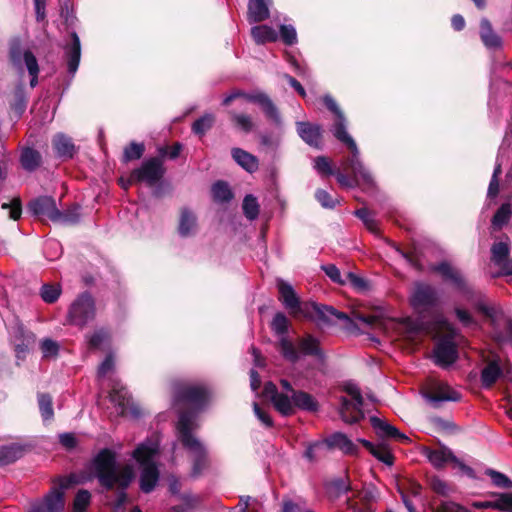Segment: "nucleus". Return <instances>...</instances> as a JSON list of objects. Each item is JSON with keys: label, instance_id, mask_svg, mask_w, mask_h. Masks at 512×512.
<instances>
[{"label": "nucleus", "instance_id": "1", "mask_svg": "<svg viewBox=\"0 0 512 512\" xmlns=\"http://www.w3.org/2000/svg\"><path fill=\"white\" fill-rule=\"evenodd\" d=\"M173 395L176 404L191 406L192 411H183L177 422L178 437L192 459V475L198 476L207 465L208 453L205 445L192 433L198 427L197 416L211 401V392L203 384L187 381L173 383Z\"/></svg>", "mask_w": 512, "mask_h": 512}, {"label": "nucleus", "instance_id": "2", "mask_svg": "<svg viewBox=\"0 0 512 512\" xmlns=\"http://www.w3.org/2000/svg\"><path fill=\"white\" fill-rule=\"evenodd\" d=\"M90 470L104 489L117 488L114 507L116 509L121 508L126 501L125 490L134 478L133 468L130 465L120 468L117 465L116 453L109 448H104L91 460Z\"/></svg>", "mask_w": 512, "mask_h": 512}, {"label": "nucleus", "instance_id": "3", "mask_svg": "<svg viewBox=\"0 0 512 512\" xmlns=\"http://www.w3.org/2000/svg\"><path fill=\"white\" fill-rule=\"evenodd\" d=\"M277 288L283 305L294 316L315 317L316 320L328 324L334 323V319L345 323L351 322L346 313L337 311L332 306L320 305L314 302L301 305L293 287L284 280L277 281Z\"/></svg>", "mask_w": 512, "mask_h": 512}, {"label": "nucleus", "instance_id": "4", "mask_svg": "<svg viewBox=\"0 0 512 512\" xmlns=\"http://www.w3.org/2000/svg\"><path fill=\"white\" fill-rule=\"evenodd\" d=\"M159 453L157 440L147 439L137 446L132 456L141 467L140 489L144 493H150L156 487L159 480V469L155 458Z\"/></svg>", "mask_w": 512, "mask_h": 512}, {"label": "nucleus", "instance_id": "5", "mask_svg": "<svg viewBox=\"0 0 512 512\" xmlns=\"http://www.w3.org/2000/svg\"><path fill=\"white\" fill-rule=\"evenodd\" d=\"M279 349L282 356L291 363H297L302 356L324 359L319 340L311 334L299 338L296 343H293L288 337L279 338Z\"/></svg>", "mask_w": 512, "mask_h": 512}, {"label": "nucleus", "instance_id": "6", "mask_svg": "<svg viewBox=\"0 0 512 512\" xmlns=\"http://www.w3.org/2000/svg\"><path fill=\"white\" fill-rule=\"evenodd\" d=\"M331 132L337 140L345 144L350 149L351 157L349 158V163L355 177L357 178L359 174L365 183H370L372 181V175L360 159V151L356 142L347 132V120L343 113L336 116Z\"/></svg>", "mask_w": 512, "mask_h": 512}, {"label": "nucleus", "instance_id": "7", "mask_svg": "<svg viewBox=\"0 0 512 512\" xmlns=\"http://www.w3.org/2000/svg\"><path fill=\"white\" fill-rule=\"evenodd\" d=\"M237 98H244L246 101L250 103L259 105L267 118L272 120L277 126H280L282 124V119L278 111V108L266 93H247L242 90L236 89L233 90L223 99L222 104L224 106H228L233 100Z\"/></svg>", "mask_w": 512, "mask_h": 512}, {"label": "nucleus", "instance_id": "8", "mask_svg": "<svg viewBox=\"0 0 512 512\" xmlns=\"http://www.w3.org/2000/svg\"><path fill=\"white\" fill-rule=\"evenodd\" d=\"M344 390L351 399L349 400L346 397L340 398V417L345 423H357L364 418V412L362 409L364 400L361 391L357 385L351 383L347 384L344 387Z\"/></svg>", "mask_w": 512, "mask_h": 512}, {"label": "nucleus", "instance_id": "9", "mask_svg": "<svg viewBox=\"0 0 512 512\" xmlns=\"http://www.w3.org/2000/svg\"><path fill=\"white\" fill-rule=\"evenodd\" d=\"M95 315V301L88 292H84L71 303L67 313V322L83 328L95 318Z\"/></svg>", "mask_w": 512, "mask_h": 512}, {"label": "nucleus", "instance_id": "10", "mask_svg": "<svg viewBox=\"0 0 512 512\" xmlns=\"http://www.w3.org/2000/svg\"><path fill=\"white\" fill-rule=\"evenodd\" d=\"M165 173L162 159L152 157L142 162L139 168L134 169L129 177V183L144 182L149 186L159 182Z\"/></svg>", "mask_w": 512, "mask_h": 512}, {"label": "nucleus", "instance_id": "11", "mask_svg": "<svg viewBox=\"0 0 512 512\" xmlns=\"http://www.w3.org/2000/svg\"><path fill=\"white\" fill-rule=\"evenodd\" d=\"M110 401L117 408L119 415H126L130 413L133 417L141 415L140 409L132 402L128 391L119 382H114L109 394Z\"/></svg>", "mask_w": 512, "mask_h": 512}, {"label": "nucleus", "instance_id": "12", "mask_svg": "<svg viewBox=\"0 0 512 512\" xmlns=\"http://www.w3.org/2000/svg\"><path fill=\"white\" fill-rule=\"evenodd\" d=\"M436 290L427 284H416L410 298L411 305L419 312L426 311L437 304Z\"/></svg>", "mask_w": 512, "mask_h": 512}, {"label": "nucleus", "instance_id": "13", "mask_svg": "<svg viewBox=\"0 0 512 512\" xmlns=\"http://www.w3.org/2000/svg\"><path fill=\"white\" fill-rule=\"evenodd\" d=\"M29 211L37 217L47 218L55 222L60 217V210L56 206L54 198L41 196L32 200L28 205Z\"/></svg>", "mask_w": 512, "mask_h": 512}, {"label": "nucleus", "instance_id": "14", "mask_svg": "<svg viewBox=\"0 0 512 512\" xmlns=\"http://www.w3.org/2000/svg\"><path fill=\"white\" fill-rule=\"evenodd\" d=\"M64 488L65 486L53 487L42 502L32 506L30 512H62L65 505L63 497Z\"/></svg>", "mask_w": 512, "mask_h": 512}, {"label": "nucleus", "instance_id": "15", "mask_svg": "<svg viewBox=\"0 0 512 512\" xmlns=\"http://www.w3.org/2000/svg\"><path fill=\"white\" fill-rule=\"evenodd\" d=\"M10 57L14 65H20L23 60L28 73L31 76L30 86L34 88L38 83L39 73L38 62L34 54L29 50L24 51L22 54L18 47H12L10 50Z\"/></svg>", "mask_w": 512, "mask_h": 512}, {"label": "nucleus", "instance_id": "16", "mask_svg": "<svg viewBox=\"0 0 512 512\" xmlns=\"http://www.w3.org/2000/svg\"><path fill=\"white\" fill-rule=\"evenodd\" d=\"M296 130L299 137L310 147L321 149L322 142V127L318 124H313L305 121L296 122Z\"/></svg>", "mask_w": 512, "mask_h": 512}, {"label": "nucleus", "instance_id": "17", "mask_svg": "<svg viewBox=\"0 0 512 512\" xmlns=\"http://www.w3.org/2000/svg\"><path fill=\"white\" fill-rule=\"evenodd\" d=\"M457 359V349L450 339L439 341L434 349L435 363L441 367H448Z\"/></svg>", "mask_w": 512, "mask_h": 512}, {"label": "nucleus", "instance_id": "18", "mask_svg": "<svg viewBox=\"0 0 512 512\" xmlns=\"http://www.w3.org/2000/svg\"><path fill=\"white\" fill-rule=\"evenodd\" d=\"M445 281L451 282L454 287L462 292H469V288L462 273L448 262H441L433 266Z\"/></svg>", "mask_w": 512, "mask_h": 512}, {"label": "nucleus", "instance_id": "19", "mask_svg": "<svg viewBox=\"0 0 512 512\" xmlns=\"http://www.w3.org/2000/svg\"><path fill=\"white\" fill-rule=\"evenodd\" d=\"M424 397L429 402L433 403L435 407L440 402L453 401L457 402L461 399L460 393L452 389L448 384L439 382L436 383L431 392L424 394Z\"/></svg>", "mask_w": 512, "mask_h": 512}, {"label": "nucleus", "instance_id": "20", "mask_svg": "<svg viewBox=\"0 0 512 512\" xmlns=\"http://www.w3.org/2000/svg\"><path fill=\"white\" fill-rule=\"evenodd\" d=\"M357 498L360 500L361 506H358L357 503H353L349 500V509H351L352 512H371V505L376 502L378 498L377 489L372 485L364 487L357 493Z\"/></svg>", "mask_w": 512, "mask_h": 512}, {"label": "nucleus", "instance_id": "21", "mask_svg": "<svg viewBox=\"0 0 512 512\" xmlns=\"http://www.w3.org/2000/svg\"><path fill=\"white\" fill-rule=\"evenodd\" d=\"M68 72L74 75L78 69L81 57L80 39L76 32L71 33V43L64 47Z\"/></svg>", "mask_w": 512, "mask_h": 512}, {"label": "nucleus", "instance_id": "22", "mask_svg": "<svg viewBox=\"0 0 512 512\" xmlns=\"http://www.w3.org/2000/svg\"><path fill=\"white\" fill-rule=\"evenodd\" d=\"M272 0H249L247 19L249 23L262 22L269 18Z\"/></svg>", "mask_w": 512, "mask_h": 512}, {"label": "nucleus", "instance_id": "23", "mask_svg": "<svg viewBox=\"0 0 512 512\" xmlns=\"http://www.w3.org/2000/svg\"><path fill=\"white\" fill-rule=\"evenodd\" d=\"M370 422L377 435L382 438H394L406 441L408 437L400 433L397 428L389 424L387 421L376 416L370 417Z\"/></svg>", "mask_w": 512, "mask_h": 512}, {"label": "nucleus", "instance_id": "24", "mask_svg": "<svg viewBox=\"0 0 512 512\" xmlns=\"http://www.w3.org/2000/svg\"><path fill=\"white\" fill-rule=\"evenodd\" d=\"M326 449L338 448L345 454H355L357 452V446L341 432H336L325 440Z\"/></svg>", "mask_w": 512, "mask_h": 512}, {"label": "nucleus", "instance_id": "25", "mask_svg": "<svg viewBox=\"0 0 512 512\" xmlns=\"http://www.w3.org/2000/svg\"><path fill=\"white\" fill-rule=\"evenodd\" d=\"M425 456L429 462L437 469L444 467L447 463L455 459V455L451 449L441 446L439 449H425Z\"/></svg>", "mask_w": 512, "mask_h": 512}, {"label": "nucleus", "instance_id": "26", "mask_svg": "<svg viewBox=\"0 0 512 512\" xmlns=\"http://www.w3.org/2000/svg\"><path fill=\"white\" fill-rule=\"evenodd\" d=\"M231 155L235 162L247 172L253 173L258 170L259 161L253 154L241 148H233L231 150Z\"/></svg>", "mask_w": 512, "mask_h": 512}, {"label": "nucleus", "instance_id": "27", "mask_svg": "<svg viewBox=\"0 0 512 512\" xmlns=\"http://www.w3.org/2000/svg\"><path fill=\"white\" fill-rule=\"evenodd\" d=\"M480 37L488 49H499L502 46L501 38L494 32L491 23L486 18L480 21Z\"/></svg>", "mask_w": 512, "mask_h": 512}, {"label": "nucleus", "instance_id": "28", "mask_svg": "<svg viewBox=\"0 0 512 512\" xmlns=\"http://www.w3.org/2000/svg\"><path fill=\"white\" fill-rule=\"evenodd\" d=\"M478 509H497L504 512H512V492L502 493L494 501H484L474 503Z\"/></svg>", "mask_w": 512, "mask_h": 512}, {"label": "nucleus", "instance_id": "29", "mask_svg": "<svg viewBox=\"0 0 512 512\" xmlns=\"http://www.w3.org/2000/svg\"><path fill=\"white\" fill-rule=\"evenodd\" d=\"M292 398L295 408H299L307 412H317L319 409L316 399L307 392L292 391Z\"/></svg>", "mask_w": 512, "mask_h": 512}, {"label": "nucleus", "instance_id": "30", "mask_svg": "<svg viewBox=\"0 0 512 512\" xmlns=\"http://www.w3.org/2000/svg\"><path fill=\"white\" fill-rule=\"evenodd\" d=\"M52 144L56 154L59 157L63 158H71L75 151V146L71 140V138L66 135L59 133L54 136L52 140Z\"/></svg>", "mask_w": 512, "mask_h": 512}, {"label": "nucleus", "instance_id": "31", "mask_svg": "<svg viewBox=\"0 0 512 512\" xmlns=\"http://www.w3.org/2000/svg\"><path fill=\"white\" fill-rule=\"evenodd\" d=\"M369 451L371 454L377 458L379 461L384 464L391 466L393 465L394 457L391 451L384 445H374L370 441L365 439H358Z\"/></svg>", "mask_w": 512, "mask_h": 512}, {"label": "nucleus", "instance_id": "32", "mask_svg": "<svg viewBox=\"0 0 512 512\" xmlns=\"http://www.w3.org/2000/svg\"><path fill=\"white\" fill-rule=\"evenodd\" d=\"M251 35L257 44L274 42L278 39V33L268 25H258L251 28Z\"/></svg>", "mask_w": 512, "mask_h": 512}, {"label": "nucleus", "instance_id": "33", "mask_svg": "<svg viewBox=\"0 0 512 512\" xmlns=\"http://www.w3.org/2000/svg\"><path fill=\"white\" fill-rule=\"evenodd\" d=\"M41 154L32 148H24L21 152L20 162L22 167L29 172L35 171L41 164Z\"/></svg>", "mask_w": 512, "mask_h": 512}, {"label": "nucleus", "instance_id": "34", "mask_svg": "<svg viewBox=\"0 0 512 512\" xmlns=\"http://www.w3.org/2000/svg\"><path fill=\"white\" fill-rule=\"evenodd\" d=\"M271 402L275 409L283 416L292 415L295 411L292 393L280 392Z\"/></svg>", "mask_w": 512, "mask_h": 512}, {"label": "nucleus", "instance_id": "35", "mask_svg": "<svg viewBox=\"0 0 512 512\" xmlns=\"http://www.w3.org/2000/svg\"><path fill=\"white\" fill-rule=\"evenodd\" d=\"M197 226L195 215L188 209H183L179 222V234L182 237L190 236L194 233Z\"/></svg>", "mask_w": 512, "mask_h": 512}, {"label": "nucleus", "instance_id": "36", "mask_svg": "<svg viewBox=\"0 0 512 512\" xmlns=\"http://www.w3.org/2000/svg\"><path fill=\"white\" fill-rule=\"evenodd\" d=\"M10 106L19 117L25 112L27 107V96L22 84L16 86Z\"/></svg>", "mask_w": 512, "mask_h": 512}, {"label": "nucleus", "instance_id": "37", "mask_svg": "<svg viewBox=\"0 0 512 512\" xmlns=\"http://www.w3.org/2000/svg\"><path fill=\"white\" fill-rule=\"evenodd\" d=\"M229 116L234 126L244 133H250L254 129L252 117L246 113L229 111Z\"/></svg>", "mask_w": 512, "mask_h": 512}, {"label": "nucleus", "instance_id": "38", "mask_svg": "<svg viewBox=\"0 0 512 512\" xmlns=\"http://www.w3.org/2000/svg\"><path fill=\"white\" fill-rule=\"evenodd\" d=\"M511 216H512V208H511L510 203L502 204L499 207V209L496 211V213L494 214V216L491 220L492 227L495 230L502 229V227L505 226L509 222Z\"/></svg>", "mask_w": 512, "mask_h": 512}, {"label": "nucleus", "instance_id": "39", "mask_svg": "<svg viewBox=\"0 0 512 512\" xmlns=\"http://www.w3.org/2000/svg\"><path fill=\"white\" fill-rule=\"evenodd\" d=\"M501 375V369L499 365L493 361L490 362L481 373V382L484 387L492 386Z\"/></svg>", "mask_w": 512, "mask_h": 512}, {"label": "nucleus", "instance_id": "40", "mask_svg": "<svg viewBox=\"0 0 512 512\" xmlns=\"http://www.w3.org/2000/svg\"><path fill=\"white\" fill-rule=\"evenodd\" d=\"M509 244L508 242H498L493 244L491 248L492 253V261L503 268L504 264L509 261L508 255H509Z\"/></svg>", "mask_w": 512, "mask_h": 512}, {"label": "nucleus", "instance_id": "41", "mask_svg": "<svg viewBox=\"0 0 512 512\" xmlns=\"http://www.w3.org/2000/svg\"><path fill=\"white\" fill-rule=\"evenodd\" d=\"M212 196L216 202L226 203L232 199L233 194L226 182L218 181L212 186Z\"/></svg>", "mask_w": 512, "mask_h": 512}, {"label": "nucleus", "instance_id": "42", "mask_svg": "<svg viewBox=\"0 0 512 512\" xmlns=\"http://www.w3.org/2000/svg\"><path fill=\"white\" fill-rule=\"evenodd\" d=\"M345 169H349L352 173V179H350L347 175L344 173L338 172L336 173V179L339 182V184L343 187H353L356 184L363 183L365 185H372L373 180L370 183H365L362 179V177L358 174L357 178L354 175V172L350 166L349 158L345 162Z\"/></svg>", "mask_w": 512, "mask_h": 512}, {"label": "nucleus", "instance_id": "43", "mask_svg": "<svg viewBox=\"0 0 512 512\" xmlns=\"http://www.w3.org/2000/svg\"><path fill=\"white\" fill-rule=\"evenodd\" d=\"M501 167H502V162L500 161V156L498 155V157L496 159V165H495V168H494V171H493V174H492L489 186H488V190H487V198L490 200L496 198L499 193V179L498 178L502 172Z\"/></svg>", "mask_w": 512, "mask_h": 512}, {"label": "nucleus", "instance_id": "44", "mask_svg": "<svg viewBox=\"0 0 512 512\" xmlns=\"http://www.w3.org/2000/svg\"><path fill=\"white\" fill-rule=\"evenodd\" d=\"M39 410L44 421H50L53 419L54 411L52 406V398L49 394L38 395Z\"/></svg>", "mask_w": 512, "mask_h": 512}, {"label": "nucleus", "instance_id": "45", "mask_svg": "<svg viewBox=\"0 0 512 512\" xmlns=\"http://www.w3.org/2000/svg\"><path fill=\"white\" fill-rule=\"evenodd\" d=\"M21 448L15 445L0 447V464L6 465L16 461L21 455Z\"/></svg>", "mask_w": 512, "mask_h": 512}, {"label": "nucleus", "instance_id": "46", "mask_svg": "<svg viewBox=\"0 0 512 512\" xmlns=\"http://www.w3.org/2000/svg\"><path fill=\"white\" fill-rule=\"evenodd\" d=\"M243 213L249 220H255L259 214V204L253 195H246L243 204Z\"/></svg>", "mask_w": 512, "mask_h": 512}, {"label": "nucleus", "instance_id": "47", "mask_svg": "<svg viewBox=\"0 0 512 512\" xmlns=\"http://www.w3.org/2000/svg\"><path fill=\"white\" fill-rule=\"evenodd\" d=\"M288 327L289 322L287 317L281 312L276 313L271 322V328L275 334L280 338L287 337L286 334L288 332Z\"/></svg>", "mask_w": 512, "mask_h": 512}, {"label": "nucleus", "instance_id": "48", "mask_svg": "<svg viewBox=\"0 0 512 512\" xmlns=\"http://www.w3.org/2000/svg\"><path fill=\"white\" fill-rule=\"evenodd\" d=\"M260 144L265 147L267 150L276 151L281 143V135L280 133H262L259 136Z\"/></svg>", "mask_w": 512, "mask_h": 512}, {"label": "nucleus", "instance_id": "49", "mask_svg": "<svg viewBox=\"0 0 512 512\" xmlns=\"http://www.w3.org/2000/svg\"><path fill=\"white\" fill-rule=\"evenodd\" d=\"M145 151L143 143L132 142L129 146L124 149L123 160L129 162L132 160H138L142 157Z\"/></svg>", "mask_w": 512, "mask_h": 512}, {"label": "nucleus", "instance_id": "50", "mask_svg": "<svg viewBox=\"0 0 512 512\" xmlns=\"http://www.w3.org/2000/svg\"><path fill=\"white\" fill-rule=\"evenodd\" d=\"M214 120L215 118L213 114L203 115L193 123V132L199 135H203L212 127Z\"/></svg>", "mask_w": 512, "mask_h": 512}, {"label": "nucleus", "instance_id": "51", "mask_svg": "<svg viewBox=\"0 0 512 512\" xmlns=\"http://www.w3.org/2000/svg\"><path fill=\"white\" fill-rule=\"evenodd\" d=\"M91 501V494L88 490H80L75 496L73 512H85Z\"/></svg>", "mask_w": 512, "mask_h": 512}, {"label": "nucleus", "instance_id": "52", "mask_svg": "<svg viewBox=\"0 0 512 512\" xmlns=\"http://www.w3.org/2000/svg\"><path fill=\"white\" fill-rule=\"evenodd\" d=\"M40 349L43 358H56L59 353V344L50 338H45L40 342Z\"/></svg>", "mask_w": 512, "mask_h": 512}, {"label": "nucleus", "instance_id": "53", "mask_svg": "<svg viewBox=\"0 0 512 512\" xmlns=\"http://www.w3.org/2000/svg\"><path fill=\"white\" fill-rule=\"evenodd\" d=\"M80 220V207L74 206L65 212L60 211V217L56 223L62 224H76Z\"/></svg>", "mask_w": 512, "mask_h": 512}, {"label": "nucleus", "instance_id": "54", "mask_svg": "<svg viewBox=\"0 0 512 512\" xmlns=\"http://www.w3.org/2000/svg\"><path fill=\"white\" fill-rule=\"evenodd\" d=\"M486 475H488L493 484L497 487L512 488V481L503 473L493 469H487Z\"/></svg>", "mask_w": 512, "mask_h": 512}, {"label": "nucleus", "instance_id": "55", "mask_svg": "<svg viewBox=\"0 0 512 512\" xmlns=\"http://www.w3.org/2000/svg\"><path fill=\"white\" fill-rule=\"evenodd\" d=\"M60 294L61 289L57 285L45 284L41 288V297L46 303H54Z\"/></svg>", "mask_w": 512, "mask_h": 512}, {"label": "nucleus", "instance_id": "56", "mask_svg": "<svg viewBox=\"0 0 512 512\" xmlns=\"http://www.w3.org/2000/svg\"><path fill=\"white\" fill-rule=\"evenodd\" d=\"M325 450H326L325 441L315 442L307 447V449L304 453V456L309 461H316L322 456V454Z\"/></svg>", "mask_w": 512, "mask_h": 512}, {"label": "nucleus", "instance_id": "57", "mask_svg": "<svg viewBox=\"0 0 512 512\" xmlns=\"http://www.w3.org/2000/svg\"><path fill=\"white\" fill-rule=\"evenodd\" d=\"M280 37L282 41L288 46H292L297 43L296 29L292 25H281Z\"/></svg>", "mask_w": 512, "mask_h": 512}, {"label": "nucleus", "instance_id": "58", "mask_svg": "<svg viewBox=\"0 0 512 512\" xmlns=\"http://www.w3.org/2000/svg\"><path fill=\"white\" fill-rule=\"evenodd\" d=\"M315 197L324 208L332 209L339 203L337 198H333L327 191L323 189H318L315 192Z\"/></svg>", "mask_w": 512, "mask_h": 512}, {"label": "nucleus", "instance_id": "59", "mask_svg": "<svg viewBox=\"0 0 512 512\" xmlns=\"http://www.w3.org/2000/svg\"><path fill=\"white\" fill-rule=\"evenodd\" d=\"M430 486L435 493L441 496H448L453 491L447 482L438 477H433L430 480Z\"/></svg>", "mask_w": 512, "mask_h": 512}, {"label": "nucleus", "instance_id": "60", "mask_svg": "<svg viewBox=\"0 0 512 512\" xmlns=\"http://www.w3.org/2000/svg\"><path fill=\"white\" fill-rule=\"evenodd\" d=\"M281 512H313L307 508L305 503L302 501L294 502L291 499H284L282 503Z\"/></svg>", "mask_w": 512, "mask_h": 512}, {"label": "nucleus", "instance_id": "61", "mask_svg": "<svg viewBox=\"0 0 512 512\" xmlns=\"http://www.w3.org/2000/svg\"><path fill=\"white\" fill-rule=\"evenodd\" d=\"M355 215L363 221L364 225L370 231H372V232L376 231V221L374 219V216L368 209H366V208L358 209L355 211Z\"/></svg>", "mask_w": 512, "mask_h": 512}, {"label": "nucleus", "instance_id": "62", "mask_svg": "<svg viewBox=\"0 0 512 512\" xmlns=\"http://www.w3.org/2000/svg\"><path fill=\"white\" fill-rule=\"evenodd\" d=\"M2 209L9 210V217L12 220H18L22 214L21 201L19 198H14L10 203H3Z\"/></svg>", "mask_w": 512, "mask_h": 512}, {"label": "nucleus", "instance_id": "63", "mask_svg": "<svg viewBox=\"0 0 512 512\" xmlns=\"http://www.w3.org/2000/svg\"><path fill=\"white\" fill-rule=\"evenodd\" d=\"M315 170L322 175H332L333 170L329 160L324 156L316 157L314 160Z\"/></svg>", "mask_w": 512, "mask_h": 512}, {"label": "nucleus", "instance_id": "64", "mask_svg": "<svg viewBox=\"0 0 512 512\" xmlns=\"http://www.w3.org/2000/svg\"><path fill=\"white\" fill-rule=\"evenodd\" d=\"M108 338V333L104 330L95 331L88 339L91 348H99Z\"/></svg>", "mask_w": 512, "mask_h": 512}]
</instances>
